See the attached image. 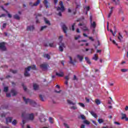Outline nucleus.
Wrapping results in <instances>:
<instances>
[{
	"label": "nucleus",
	"mask_w": 128,
	"mask_h": 128,
	"mask_svg": "<svg viewBox=\"0 0 128 128\" xmlns=\"http://www.w3.org/2000/svg\"><path fill=\"white\" fill-rule=\"evenodd\" d=\"M30 70H36V65H32L31 66H28V68H25V72L24 73V76H30V73H28V72H30Z\"/></svg>",
	"instance_id": "1"
},
{
	"label": "nucleus",
	"mask_w": 128,
	"mask_h": 128,
	"mask_svg": "<svg viewBox=\"0 0 128 128\" xmlns=\"http://www.w3.org/2000/svg\"><path fill=\"white\" fill-rule=\"evenodd\" d=\"M22 118H28V120H33L34 118V116L32 113L30 114H28L26 113V112H23L22 113Z\"/></svg>",
	"instance_id": "2"
},
{
	"label": "nucleus",
	"mask_w": 128,
	"mask_h": 128,
	"mask_svg": "<svg viewBox=\"0 0 128 128\" xmlns=\"http://www.w3.org/2000/svg\"><path fill=\"white\" fill-rule=\"evenodd\" d=\"M23 100L25 102L26 104H28V103L30 104L32 106H36V102H34V100L30 99V98H26V97H23Z\"/></svg>",
	"instance_id": "3"
},
{
	"label": "nucleus",
	"mask_w": 128,
	"mask_h": 128,
	"mask_svg": "<svg viewBox=\"0 0 128 128\" xmlns=\"http://www.w3.org/2000/svg\"><path fill=\"white\" fill-rule=\"evenodd\" d=\"M64 36H60L59 37V40L60 42H59V50L60 52H64V48H66V46H64V44L62 43V38Z\"/></svg>",
	"instance_id": "4"
},
{
	"label": "nucleus",
	"mask_w": 128,
	"mask_h": 128,
	"mask_svg": "<svg viewBox=\"0 0 128 128\" xmlns=\"http://www.w3.org/2000/svg\"><path fill=\"white\" fill-rule=\"evenodd\" d=\"M59 4L60 6L61 7H57V10H61L62 12H64V2H62V1H60L59 3Z\"/></svg>",
	"instance_id": "5"
},
{
	"label": "nucleus",
	"mask_w": 128,
	"mask_h": 128,
	"mask_svg": "<svg viewBox=\"0 0 128 128\" xmlns=\"http://www.w3.org/2000/svg\"><path fill=\"white\" fill-rule=\"evenodd\" d=\"M40 68L42 70H48V64L46 63H44L40 64Z\"/></svg>",
	"instance_id": "6"
},
{
	"label": "nucleus",
	"mask_w": 128,
	"mask_h": 128,
	"mask_svg": "<svg viewBox=\"0 0 128 128\" xmlns=\"http://www.w3.org/2000/svg\"><path fill=\"white\" fill-rule=\"evenodd\" d=\"M0 50H2L3 52L6 50V44L4 43V42H2L0 43Z\"/></svg>",
	"instance_id": "7"
},
{
	"label": "nucleus",
	"mask_w": 128,
	"mask_h": 128,
	"mask_svg": "<svg viewBox=\"0 0 128 128\" xmlns=\"http://www.w3.org/2000/svg\"><path fill=\"white\" fill-rule=\"evenodd\" d=\"M40 0H37L36 2L32 4V2H30L29 3V6H36L40 4Z\"/></svg>",
	"instance_id": "8"
},
{
	"label": "nucleus",
	"mask_w": 128,
	"mask_h": 128,
	"mask_svg": "<svg viewBox=\"0 0 128 128\" xmlns=\"http://www.w3.org/2000/svg\"><path fill=\"white\" fill-rule=\"evenodd\" d=\"M34 16H36V24H40V21L38 20V18H42V15L40 14H35Z\"/></svg>",
	"instance_id": "9"
},
{
	"label": "nucleus",
	"mask_w": 128,
	"mask_h": 128,
	"mask_svg": "<svg viewBox=\"0 0 128 128\" xmlns=\"http://www.w3.org/2000/svg\"><path fill=\"white\" fill-rule=\"evenodd\" d=\"M62 29L64 34H66V36H68V27L65 24L62 26Z\"/></svg>",
	"instance_id": "10"
},
{
	"label": "nucleus",
	"mask_w": 128,
	"mask_h": 128,
	"mask_svg": "<svg viewBox=\"0 0 128 128\" xmlns=\"http://www.w3.org/2000/svg\"><path fill=\"white\" fill-rule=\"evenodd\" d=\"M12 120V117H8L6 118V124H8V122H11Z\"/></svg>",
	"instance_id": "11"
},
{
	"label": "nucleus",
	"mask_w": 128,
	"mask_h": 128,
	"mask_svg": "<svg viewBox=\"0 0 128 128\" xmlns=\"http://www.w3.org/2000/svg\"><path fill=\"white\" fill-rule=\"evenodd\" d=\"M43 4H44L46 8H50V4H48V0H44Z\"/></svg>",
	"instance_id": "12"
},
{
	"label": "nucleus",
	"mask_w": 128,
	"mask_h": 128,
	"mask_svg": "<svg viewBox=\"0 0 128 128\" xmlns=\"http://www.w3.org/2000/svg\"><path fill=\"white\" fill-rule=\"evenodd\" d=\"M11 94H12V96H14L18 94V92L14 89H12L11 90Z\"/></svg>",
	"instance_id": "13"
},
{
	"label": "nucleus",
	"mask_w": 128,
	"mask_h": 128,
	"mask_svg": "<svg viewBox=\"0 0 128 128\" xmlns=\"http://www.w3.org/2000/svg\"><path fill=\"white\" fill-rule=\"evenodd\" d=\"M56 74L57 76H59V78H62L64 76V72H60V73L56 72Z\"/></svg>",
	"instance_id": "14"
},
{
	"label": "nucleus",
	"mask_w": 128,
	"mask_h": 128,
	"mask_svg": "<svg viewBox=\"0 0 128 128\" xmlns=\"http://www.w3.org/2000/svg\"><path fill=\"white\" fill-rule=\"evenodd\" d=\"M40 122H46V118H44V115H42L41 116L40 118Z\"/></svg>",
	"instance_id": "15"
},
{
	"label": "nucleus",
	"mask_w": 128,
	"mask_h": 128,
	"mask_svg": "<svg viewBox=\"0 0 128 128\" xmlns=\"http://www.w3.org/2000/svg\"><path fill=\"white\" fill-rule=\"evenodd\" d=\"M96 24L95 22H92L90 23V28H96Z\"/></svg>",
	"instance_id": "16"
},
{
	"label": "nucleus",
	"mask_w": 128,
	"mask_h": 128,
	"mask_svg": "<svg viewBox=\"0 0 128 128\" xmlns=\"http://www.w3.org/2000/svg\"><path fill=\"white\" fill-rule=\"evenodd\" d=\"M34 30V26H28L27 27V30Z\"/></svg>",
	"instance_id": "17"
},
{
	"label": "nucleus",
	"mask_w": 128,
	"mask_h": 128,
	"mask_svg": "<svg viewBox=\"0 0 128 128\" xmlns=\"http://www.w3.org/2000/svg\"><path fill=\"white\" fill-rule=\"evenodd\" d=\"M33 88L34 90H38V85L36 84H34Z\"/></svg>",
	"instance_id": "18"
},
{
	"label": "nucleus",
	"mask_w": 128,
	"mask_h": 128,
	"mask_svg": "<svg viewBox=\"0 0 128 128\" xmlns=\"http://www.w3.org/2000/svg\"><path fill=\"white\" fill-rule=\"evenodd\" d=\"M77 58L79 59L80 62H82V60H84V56H80V54L77 55Z\"/></svg>",
	"instance_id": "19"
},
{
	"label": "nucleus",
	"mask_w": 128,
	"mask_h": 128,
	"mask_svg": "<svg viewBox=\"0 0 128 128\" xmlns=\"http://www.w3.org/2000/svg\"><path fill=\"white\" fill-rule=\"evenodd\" d=\"M90 114H92V116H94L96 118H98V115H96V113H94V111L90 112Z\"/></svg>",
	"instance_id": "20"
},
{
	"label": "nucleus",
	"mask_w": 128,
	"mask_h": 128,
	"mask_svg": "<svg viewBox=\"0 0 128 128\" xmlns=\"http://www.w3.org/2000/svg\"><path fill=\"white\" fill-rule=\"evenodd\" d=\"M14 18L15 20H20V17L18 14L14 15Z\"/></svg>",
	"instance_id": "21"
},
{
	"label": "nucleus",
	"mask_w": 128,
	"mask_h": 128,
	"mask_svg": "<svg viewBox=\"0 0 128 128\" xmlns=\"http://www.w3.org/2000/svg\"><path fill=\"white\" fill-rule=\"evenodd\" d=\"M43 56H44V58H48V60L50 59V55L48 54H44Z\"/></svg>",
	"instance_id": "22"
},
{
	"label": "nucleus",
	"mask_w": 128,
	"mask_h": 128,
	"mask_svg": "<svg viewBox=\"0 0 128 128\" xmlns=\"http://www.w3.org/2000/svg\"><path fill=\"white\" fill-rule=\"evenodd\" d=\"M69 58L70 60V64H74V62H76V60L74 62L72 61V56H70Z\"/></svg>",
	"instance_id": "23"
},
{
	"label": "nucleus",
	"mask_w": 128,
	"mask_h": 128,
	"mask_svg": "<svg viewBox=\"0 0 128 128\" xmlns=\"http://www.w3.org/2000/svg\"><path fill=\"white\" fill-rule=\"evenodd\" d=\"M95 102L96 104H97L98 106V104H101V102L100 100L98 99H96L95 100Z\"/></svg>",
	"instance_id": "24"
},
{
	"label": "nucleus",
	"mask_w": 128,
	"mask_h": 128,
	"mask_svg": "<svg viewBox=\"0 0 128 128\" xmlns=\"http://www.w3.org/2000/svg\"><path fill=\"white\" fill-rule=\"evenodd\" d=\"M84 58H85V60H86L87 64H92V62H90V60L88 58L85 57Z\"/></svg>",
	"instance_id": "25"
},
{
	"label": "nucleus",
	"mask_w": 128,
	"mask_h": 128,
	"mask_svg": "<svg viewBox=\"0 0 128 128\" xmlns=\"http://www.w3.org/2000/svg\"><path fill=\"white\" fill-rule=\"evenodd\" d=\"M83 124H87V126H88L90 124V121L88 120H84L83 121Z\"/></svg>",
	"instance_id": "26"
},
{
	"label": "nucleus",
	"mask_w": 128,
	"mask_h": 128,
	"mask_svg": "<svg viewBox=\"0 0 128 128\" xmlns=\"http://www.w3.org/2000/svg\"><path fill=\"white\" fill-rule=\"evenodd\" d=\"M67 102L69 104H72L73 106H74V104H76V103L72 102L70 100H67Z\"/></svg>",
	"instance_id": "27"
},
{
	"label": "nucleus",
	"mask_w": 128,
	"mask_h": 128,
	"mask_svg": "<svg viewBox=\"0 0 128 128\" xmlns=\"http://www.w3.org/2000/svg\"><path fill=\"white\" fill-rule=\"evenodd\" d=\"M118 34L119 36H118V40H119L120 42H122V36L120 34V32L118 33Z\"/></svg>",
	"instance_id": "28"
},
{
	"label": "nucleus",
	"mask_w": 128,
	"mask_h": 128,
	"mask_svg": "<svg viewBox=\"0 0 128 128\" xmlns=\"http://www.w3.org/2000/svg\"><path fill=\"white\" fill-rule=\"evenodd\" d=\"M10 72H12V74H16L18 72V70H13L12 69H10Z\"/></svg>",
	"instance_id": "29"
},
{
	"label": "nucleus",
	"mask_w": 128,
	"mask_h": 128,
	"mask_svg": "<svg viewBox=\"0 0 128 128\" xmlns=\"http://www.w3.org/2000/svg\"><path fill=\"white\" fill-rule=\"evenodd\" d=\"M46 24H48V26H50V21L48 20L46 18H44Z\"/></svg>",
	"instance_id": "30"
},
{
	"label": "nucleus",
	"mask_w": 128,
	"mask_h": 128,
	"mask_svg": "<svg viewBox=\"0 0 128 128\" xmlns=\"http://www.w3.org/2000/svg\"><path fill=\"white\" fill-rule=\"evenodd\" d=\"M121 114H122V117L121 118L122 120H124V118L126 117V114L124 113H122Z\"/></svg>",
	"instance_id": "31"
},
{
	"label": "nucleus",
	"mask_w": 128,
	"mask_h": 128,
	"mask_svg": "<svg viewBox=\"0 0 128 128\" xmlns=\"http://www.w3.org/2000/svg\"><path fill=\"white\" fill-rule=\"evenodd\" d=\"M4 92H8V86L4 87Z\"/></svg>",
	"instance_id": "32"
},
{
	"label": "nucleus",
	"mask_w": 128,
	"mask_h": 128,
	"mask_svg": "<svg viewBox=\"0 0 128 128\" xmlns=\"http://www.w3.org/2000/svg\"><path fill=\"white\" fill-rule=\"evenodd\" d=\"M82 30L84 32H90V30H88V27L86 26H84L82 28Z\"/></svg>",
	"instance_id": "33"
},
{
	"label": "nucleus",
	"mask_w": 128,
	"mask_h": 128,
	"mask_svg": "<svg viewBox=\"0 0 128 128\" xmlns=\"http://www.w3.org/2000/svg\"><path fill=\"white\" fill-rule=\"evenodd\" d=\"M22 86H23V88L24 92H26V90H28V88H26V86H24V83H22Z\"/></svg>",
	"instance_id": "34"
},
{
	"label": "nucleus",
	"mask_w": 128,
	"mask_h": 128,
	"mask_svg": "<svg viewBox=\"0 0 128 128\" xmlns=\"http://www.w3.org/2000/svg\"><path fill=\"white\" fill-rule=\"evenodd\" d=\"M92 60H98V58L96 56V54H95L94 56L92 58Z\"/></svg>",
	"instance_id": "35"
},
{
	"label": "nucleus",
	"mask_w": 128,
	"mask_h": 128,
	"mask_svg": "<svg viewBox=\"0 0 128 128\" xmlns=\"http://www.w3.org/2000/svg\"><path fill=\"white\" fill-rule=\"evenodd\" d=\"M98 122H99L100 124H102V122H104V120H102V118H98Z\"/></svg>",
	"instance_id": "36"
},
{
	"label": "nucleus",
	"mask_w": 128,
	"mask_h": 128,
	"mask_svg": "<svg viewBox=\"0 0 128 128\" xmlns=\"http://www.w3.org/2000/svg\"><path fill=\"white\" fill-rule=\"evenodd\" d=\"M22 124H21V126H22V128H24V124H26V120H22Z\"/></svg>",
	"instance_id": "37"
},
{
	"label": "nucleus",
	"mask_w": 128,
	"mask_h": 128,
	"mask_svg": "<svg viewBox=\"0 0 128 128\" xmlns=\"http://www.w3.org/2000/svg\"><path fill=\"white\" fill-rule=\"evenodd\" d=\"M39 98H40V100H42V102H44V97H42V95L40 94L39 96Z\"/></svg>",
	"instance_id": "38"
},
{
	"label": "nucleus",
	"mask_w": 128,
	"mask_h": 128,
	"mask_svg": "<svg viewBox=\"0 0 128 128\" xmlns=\"http://www.w3.org/2000/svg\"><path fill=\"white\" fill-rule=\"evenodd\" d=\"M18 124V122H16V120H14L12 122V124H14V126H16Z\"/></svg>",
	"instance_id": "39"
},
{
	"label": "nucleus",
	"mask_w": 128,
	"mask_h": 128,
	"mask_svg": "<svg viewBox=\"0 0 128 128\" xmlns=\"http://www.w3.org/2000/svg\"><path fill=\"white\" fill-rule=\"evenodd\" d=\"M79 106H82V108H84V103H80L79 102L78 103Z\"/></svg>",
	"instance_id": "40"
},
{
	"label": "nucleus",
	"mask_w": 128,
	"mask_h": 128,
	"mask_svg": "<svg viewBox=\"0 0 128 128\" xmlns=\"http://www.w3.org/2000/svg\"><path fill=\"white\" fill-rule=\"evenodd\" d=\"M48 28V26H42L41 27L40 30H44V28Z\"/></svg>",
	"instance_id": "41"
},
{
	"label": "nucleus",
	"mask_w": 128,
	"mask_h": 128,
	"mask_svg": "<svg viewBox=\"0 0 128 128\" xmlns=\"http://www.w3.org/2000/svg\"><path fill=\"white\" fill-rule=\"evenodd\" d=\"M49 122H50V124H54V122H52V118H49Z\"/></svg>",
	"instance_id": "42"
},
{
	"label": "nucleus",
	"mask_w": 128,
	"mask_h": 128,
	"mask_svg": "<svg viewBox=\"0 0 128 128\" xmlns=\"http://www.w3.org/2000/svg\"><path fill=\"white\" fill-rule=\"evenodd\" d=\"M49 46L50 48H54V43H50L49 44Z\"/></svg>",
	"instance_id": "43"
},
{
	"label": "nucleus",
	"mask_w": 128,
	"mask_h": 128,
	"mask_svg": "<svg viewBox=\"0 0 128 128\" xmlns=\"http://www.w3.org/2000/svg\"><path fill=\"white\" fill-rule=\"evenodd\" d=\"M74 26H76V23H74L72 25V32H74Z\"/></svg>",
	"instance_id": "44"
},
{
	"label": "nucleus",
	"mask_w": 128,
	"mask_h": 128,
	"mask_svg": "<svg viewBox=\"0 0 128 128\" xmlns=\"http://www.w3.org/2000/svg\"><path fill=\"white\" fill-rule=\"evenodd\" d=\"M6 98H10V96H12V94H10V93H7L6 94Z\"/></svg>",
	"instance_id": "45"
},
{
	"label": "nucleus",
	"mask_w": 128,
	"mask_h": 128,
	"mask_svg": "<svg viewBox=\"0 0 128 128\" xmlns=\"http://www.w3.org/2000/svg\"><path fill=\"white\" fill-rule=\"evenodd\" d=\"M80 118L82 120H86V116L84 114H82Z\"/></svg>",
	"instance_id": "46"
},
{
	"label": "nucleus",
	"mask_w": 128,
	"mask_h": 128,
	"mask_svg": "<svg viewBox=\"0 0 128 128\" xmlns=\"http://www.w3.org/2000/svg\"><path fill=\"white\" fill-rule=\"evenodd\" d=\"M121 72H128V70L122 68V69H121Z\"/></svg>",
	"instance_id": "47"
},
{
	"label": "nucleus",
	"mask_w": 128,
	"mask_h": 128,
	"mask_svg": "<svg viewBox=\"0 0 128 128\" xmlns=\"http://www.w3.org/2000/svg\"><path fill=\"white\" fill-rule=\"evenodd\" d=\"M71 110H76L78 108L76 106H72L70 107Z\"/></svg>",
	"instance_id": "48"
},
{
	"label": "nucleus",
	"mask_w": 128,
	"mask_h": 128,
	"mask_svg": "<svg viewBox=\"0 0 128 128\" xmlns=\"http://www.w3.org/2000/svg\"><path fill=\"white\" fill-rule=\"evenodd\" d=\"M114 10V7H111V8H110V14H112V12Z\"/></svg>",
	"instance_id": "49"
},
{
	"label": "nucleus",
	"mask_w": 128,
	"mask_h": 128,
	"mask_svg": "<svg viewBox=\"0 0 128 128\" xmlns=\"http://www.w3.org/2000/svg\"><path fill=\"white\" fill-rule=\"evenodd\" d=\"M64 78H65V80H68H68H70V77H68V76H66L64 77Z\"/></svg>",
	"instance_id": "50"
},
{
	"label": "nucleus",
	"mask_w": 128,
	"mask_h": 128,
	"mask_svg": "<svg viewBox=\"0 0 128 128\" xmlns=\"http://www.w3.org/2000/svg\"><path fill=\"white\" fill-rule=\"evenodd\" d=\"M112 42L114 44H116V46H118V44H116V41L114 40H113L112 41Z\"/></svg>",
	"instance_id": "51"
},
{
	"label": "nucleus",
	"mask_w": 128,
	"mask_h": 128,
	"mask_svg": "<svg viewBox=\"0 0 128 128\" xmlns=\"http://www.w3.org/2000/svg\"><path fill=\"white\" fill-rule=\"evenodd\" d=\"M89 40H92V42L94 41V39L92 37H89Z\"/></svg>",
	"instance_id": "52"
},
{
	"label": "nucleus",
	"mask_w": 128,
	"mask_h": 128,
	"mask_svg": "<svg viewBox=\"0 0 128 128\" xmlns=\"http://www.w3.org/2000/svg\"><path fill=\"white\" fill-rule=\"evenodd\" d=\"M73 80H78V78H76V75H74Z\"/></svg>",
	"instance_id": "53"
},
{
	"label": "nucleus",
	"mask_w": 128,
	"mask_h": 128,
	"mask_svg": "<svg viewBox=\"0 0 128 128\" xmlns=\"http://www.w3.org/2000/svg\"><path fill=\"white\" fill-rule=\"evenodd\" d=\"M64 126L66 128H69L70 127L68 126V124L64 123Z\"/></svg>",
	"instance_id": "54"
},
{
	"label": "nucleus",
	"mask_w": 128,
	"mask_h": 128,
	"mask_svg": "<svg viewBox=\"0 0 128 128\" xmlns=\"http://www.w3.org/2000/svg\"><path fill=\"white\" fill-rule=\"evenodd\" d=\"M6 23H4V24H3L2 28H6Z\"/></svg>",
	"instance_id": "55"
},
{
	"label": "nucleus",
	"mask_w": 128,
	"mask_h": 128,
	"mask_svg": "<svg viewBox=\"0 0 128 128\" xmlns=\"http://www.w3.org/2000/svg\"><path fill=\"white\" fill-rule=\"evenodd\" d=\"M80 38V36H78L75 37V40H78V38Z\"/></svg>",
	"instance_id": "56"
},
{
	"label": "nucleus",
	"mask_w": 128,
	"mask_h": 128,
	"mask_svg": "<svg viewBox=\"0 0 128 128\" xmlns=\"http://www.w3.org/2000/svg\"><path fill=\"white\" fill-rule=\"evenodd\" d=\"M76 32H78V34H80V29L78 28H77L76 30Z\"/></svg>",
	"instance_id": "57"
},
{
	"label": "nucleus",
	"mask_w": 128,
	"mask_h": 128,
	"mask_svg": "<svg viewBox=\"0 0 128 128\" xmlns=\"http://www.w3.org/2000/svg\"><path fill=\"white\" fill-rule=\"evenodd\" d=\"M92 124H95V126H98V124H96V121L92 120Z\"/></svg>",
	"instance_id": "58"
},
{
	"label": "nucleus",
	"mask_w": 128,
	"mask_h": 128,
	"mask_svg": "<svg viewBox=\"0 0 128 128\" xmlns=\"http://www.w3.org/2000/svg\"><path fill=\"white\" fill-rule=\"evenodd\" d=\"M114 124H118V126H120V124L118 122H114Z\"/></svg>",
	"instance_id": "59"
},
{
	"label": "nucleus",
	"mask_w": 128,
	"mask_h": 128,
	"mask_svg": "<svg viewBox=\"0 0 128 128\" xmlns=\"http://www.w3.org/2000/svg\"><path fill=\"white\" fill-rule=\"evenodd\" d=\"M80 8V4H76V8Z\"/></svg>",
	"instance_id": "60"
},
{
	"label": "nucleus",
	"mask_w": 128,
	"mask_h": 128,
	"mask_svg": "<svg viewBox=\"0 0 128 128\" xmlns=\"http://www.w3.org/2000/svg\"><path fill=\"white\" fill-rule=\"evenodd\" d=\"M6 16V14H2L0 16V18H3Z\"/></svg>",
	"instance_id": "61"
},
{
	"label": "nucleus",
	"mask_w": 128,
	"mask_h": 128,
	"mask_svg": "<svg viewBox=\"0 0 128 128\" xmlns=\"http://www.w3.org/2000/svg\"><path fill=\"white\" fill-rule=\"evenodd\" d=\"M54 0V4H58V0Z\"/></svg>",
	"instance_id": "62"
},
{
	"label": "nucleus",
	"mask_w": 128,
	"mask_h": 128,
	"mask_svg": "<svg viewBox=\"0 0 128 128\" xmlns=\"http://www.w3.org/2000/svg\"><path fill=\"white\" fill-rule=\"evenodd\" d=\"M86 102H90V99L88 98H86Z\"/></svg>",
	"instance_id": "63"
},
{
	"label": "nucleus",
	"mask_w": 128,
	"mask_h": 128,
	"mask_svg": "<svg viewBox=\"0 0 128 128\" xmlns=\"http://www.w3.org/2000/svg\"><path fill=\"white\" fill-rule=\"evenodd\" d=\"M81 128H86V126H84V124H82L81 126Z\"/></svg>",
	"instance_id": "64"
}]
</instances>
